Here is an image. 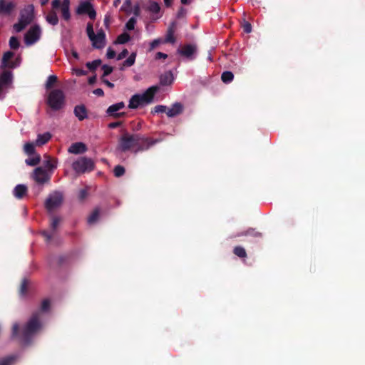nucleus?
<instances>
[{
  "label": "nucleus",
  "instance_id": "nucleus-42",
  "mask_svg": "<svg viewBox=\"0 0 365 365\" xmlns=\"http://www.w3.org/2000/svg\"><path fill=\"white\" fill-rule=\"evenodd\" d=\"M86 32H87V34L89 37V39L93 37V36H95V34H94V31H93V25L91 23H88L87 24V27H86Z\"/></svg>",
  "mask_w": 365,
  "mask_h": 365
},
{
  "label": "nucleus",
  "instance_id": "nucleus-28",
  "mask_svg": "<svg viewBox=\"0 0 365 365\" xmlns=\"http://www.w3.org/2000/svg\"><path fill=\"white\" fill-rule=\"evenodd\" d=\"M148 11L154 14H158L160 11V7L157 2L153 1L148 6Z\"/></svg>",
  "mask_w": 365,
  "mask_h": 365
},
{
  "label": "nucleus",
  "instance_id": "nucleus-6",
  "mask_svg": "<svg viewBox=\"0 0 365 365\" xmlns=\"http://www.w3.org/2000/svg\"><path fill=\"white\" fill-rule=\"evenodd\" d=\"M94 163L93 160L87 158H80L72 163V168L78 173H83L91 171L93 169Z\"/></svg>",
  "mask_w": 365,
  "mask_h": 365
},
{
  "label": "nucleus",
  "instance_id": "nucleus-58",
  "mask_svg": "<svg viewBox=\"0 0 365 365\" xmlns=\"http://www.w3.org/2000/svg\"><path fill=\"white\" fill-rule=\"evenodd\" d=\"M119 125H120L119 123H112L109 125V127L111 128H116L117 126H118Z\"/></svg>",
  "mask_w": 365,
  "mask_h": 365
},
{
  "label": "nucleus",
  "instance_id": "nucleus-63",
  "mask_svg": "<svg viewBox=\"0 0 365 365\" xmlns=\"http://www.w3.org/2000/svg\"><path fill=\"white\" fill-rule=\"evenodd\" d=\"M44 235H45V236H46V237H48V239H50V238H51V237H50V236H47L46 232H44Z\"/></svg>",
  "mask_w": 365,
  "mask_h": 365
},
{
  "label": "nucleus",
  "instance_id": "nucleus-57",
  "mask_svg": "<svg viewBox=\"0 0 365 365\" xmlns=\"http://www.w3.org/2000/svg\"><path fill=\"white\" fill-rule=\"evenodd\" d=\"M96 76L91 77V78L88 79V83H89L90 84H93V83H94L96 82Z\"/></svg>",
  "mask_w": 365,
  "mask_h": 365
},
{
  "label": "nucleus",
  "instance_id": "nucleus-32",
  "mask_svg": "<svg viewBox=\"0 0 365 365\" xmlns=\"http://www.w3.org/2000/svg\"><path fill=\"white\" fill-rule=\"evenodd\" d=\"M99 217V211L98 210H94L91 215L89 216L88 219V222L89 224L95 223Z\"/></svg>",
  "mask_w": 365,
  "mask_h": 365
},
{
  "label": "nucleus",
  "instance_id": "nucleus-15",
  "mask_svg": "<svg viewBox=\"0 0 365 365\" xmlns=\"http://www.w3.org/2000/svg\"><path fill=\"white\" fill-rule=\"evenodd\" d=\"M15 8L14 2L0 0V14L10 15Z\"/></svg>",
  "mask_w": 365,
  "mask_h": 365
},
{
  "label": "nucleus",
  "instance_id": "nucleus-46",
  "mask_svg": "<svg viewBox=\"0 0 365 365\" xmlns=\"http://www.w3.org/2000/svg\"><path fill=\"white\" fill-rule=\"evenodd\" d=\"M106 56L108 58L111 59L115 56V52L111 48H108L106 53Z\"/></svg>",
  "mask_w": 365,
  "mask_h": 365
},
{
  "label": "nucleus",
  "instance_id": "nucleus-41",
  "mask_svg": "<svg viewBox=\"0 0 365 365\" xmlns=\"http://www.w3.org/2000/svg\"><path fill=\"white\" fill-rule=\"evenodd\" d=\"M166 111H167V107L165 106H162V105L156 106L153 110V113H164V112L166 113Z\"/></svg>",
  "mask_w": 365,
  "mask_h": 365
},
{
  "label": "nucleus",
  "instance_id": "nucleus-59",
  "mask_svg": "<svg viewBox=\"0 0 365 365\" xmlns=\"http://www.w3.org/2000/svg\"><path fill=\"white\" fill-rule=\"evenodd\" d=\"M163 1H164L165 4L167 6H170L173 2V0H163Z\"/></svg>",
  "mask_w": 365,
  "mask_h": 365
},
{
  "label": "nucleus",
  "instance_id": "nucleus-26",
  "mask_svg": "<svg viewBox=\"0 0 365 365\" xmlns=\"http://www.w3.org/2000/svg\"><path fill=\"white\" fill-rule=\"evenodd\" d=\"M43 165L48 170H53L57 168L58 160L56 158H51L50 157H46L43 162Z\"/></svg>",
  "mask_w": 365,
  "mask_h": 365
},
{
  "label": "nucleus",
  "instance_id": "nucleus-43",
  "mask_svg": "<svg viewBox=\"0 0 365 365\" xmlns=\"http://www.w3.org/2000/svg\"><path fill=\"white\" fill-rule=\"evenodd\" d=\"M27 285L28 282L26 279L23 280L20 288V293L21 295H24L26 294Z\"/></svg>",
  "mask_w": 365,
  "mask_h": 365
},
{
  "label": "nucleus",
  "instance_id": "nucleus-60",
  "mask_svg": "<svg viewBox=\"0 0 365 365\" xmlns=\"http://www.w3.org/2000/svg\"><path fill=\"white\" fill-rule=\"evenodd\" d=\"M182 4H188L191 2L192 0H180Z\"/></svg>",
  "mask_w": 365,
  "mask_h": 365
},
{
  "label": "nucleus",
  "instance_id": "nucleus-5",
  "mask_svg": "<svg viewBox=\"0 0 365 365\" xmlns=\"http://www.w3.org/2000/svg\"><path fill=\"white\" fill-rule=\"evenodd\" d=\"M48 104L53 110L61 109L64 104V95L61 90L52 91L48 98Z\"/></svg>",
  "mask_w": 365,
  "mask_h": 365
},
{
  "label": "nucleus",
  "instance_id": "nucleus-19",
  "mask_svg": "<svg viewBox=\"0 0 365 365\" xmlns=\"http://www.w3.org/2000/svg\"><path fill=\"white\" fill-rule=\"evenodd\" d=\"M51 134L49 132H46L42 134H38L35 141L36 146H42L48 143L51 138Z\"/></svg>",
  "mask_w": 365,
  "mask_h": 365
},
{
  "label": "nucleus",
  "instance_id": "nucleus-2",
  "mask_svg": "<svg viewBox=\"0 0 365 365\" xmlns=\"http://www.w3.org/2000/svg\"><path fill=\"white\" fill-rule=\"evenodd\" d=\"M39 319V314H34L21 334L19 332V324L17 323L14 324L12 327V336L14 337H20L22 342L26 343L30 336L40 330L41 324Z\"/></svg>",
  "mask_w": 365,
  "mask_h": 365
},
{
  "label": "nucleus",
  "instance_id": "nucleus-50",
  "mask_svg": "<svg viewBox=\"0 0 365 365\" xmlns=\"http://www.w3.org/2000/svg\"><path fill=\"white\" fill-rule=\"evenodd\" d=\"M13 360V357L6 358L1 362L0 365H11Z\"/></svg>",
  "mask_w": 365,
  "mask_h": 365
},
{
  "label": "nucleus",
  "instance_id": "nucleus-29",
  "mask_svg": "<svg viewBox=\"0 0 365 365\" xmlns=\"http://www.w3.org/2000/svg\"><path fill=\"white\" fill-rule=\"evenodd\" d=\"M129 40H130V36L126 33H123V34H120V36H118V37L117 38V39L115 41V43H119V44H123V43L128 42Z\"/></svg>",
  "mask_w": 365,
  "mask_h": 365
},
{
  "label": "nucleus",
  "instance_id": "nucleus-25",
  "mask_svg": "<svg viewBox=\"0 0 365 365\" xmlns=\"http://www.w3.org/2000/svg\"><path fill=\"white\" fill-rule=\"evenodd\" d=\"M174 32V29L173 27H170L168 29L165 37L164 39H163L164 43H174L175 42Z\"/></svg>",
  "mask_w": 365,
  "mask_h": 365
},
{
  "label": "nucleus",
  "instance_id": "nucleus-33",
  "mask_svg": "<svg viewBox=\"0 0 365 365\" xmlns=\"http://www.w3.org/2000/svg\"><path fill=\"white\" fill-rule=\"evenodd\" d=\"M9 46L12 49H17L19 47V42L16 36H11L9 39Z\"/></svg>",
  "mask_w": 365,
  "mask_h": 365
},
{
  "label": "nucleus",
  "instance_id": "nucleus-36",
  "mask_svg": "<svg viewBox=\"0 0 365 365\" xmlns=\"http://www.w3.org/2000/svg\"><path fill=\"white\" fill-rule=\"evenodd\" d=\"M162 43H164L163 41V38H156V39L153 40L150 43V49H149V51H153V49H155V48H157L159 45H160Z\"/></svg>",
  "mask_w": 365,
  "mask_h": 365
},
{
  "label": "nucleus",
  "instance_id": "nucleus-12",
  "mask_svg": "<svg viewBox=\"0 0 365 365\" xmlns=\"http://www.w3.org/2000/svg\"><path fill=\"white\" fill-rule=\"evenodd\" d=\"M77 14H87L91 19H94L96 16V11L93 9L92 5L89 2H81L77 8Z\"/></svg>",
  "mask_w": 365,
  "mask_h": 365
},
{
  "label": "nucleus",
  "instance_id": "nucleus-39",
  "mask_svg": "<svg viewBox=\"0 0 365 365\" xmlns=\"http://www.w3.org/2000/svg\"><path fill=\"white\" fill-rule=\"evenodd\" d=\"M57 81V77L56 76H50L46 81V86L47 88H51Z\"/></svg>",
  "mask_w": 365,
  "mask_h": 365
},
{
  "label": "nucleus",
  "instance_id": "nucleus-1",
  "mask_svg": "<svg viewBox=\"0 0 365 365\" xmlns=\"http://www.w3.org/2000/svg\"><path fill=\"white\" fill-rule=\"evenodd\" d=\"M152 144L148 143V139L125 133L119 140L118 150L123 152L127 150L137 152L148 148Z\"/></svg>",
  "mask_w": 365,
  "mask_h": 365
},
{
  "label": "nucleus",
  "instance_id": "nucleus-16",
  "mask_svg": "<svg viewBox=\"0 0 365 365\" xmlns=\"http://www.w3.org/2000/svg\"><path fill=\"white\" fill-rule=\"evenodd\" d=\"M125 107L123 102H119L110 106L107 109V113L110 116L120 117L124 115V113H118L120 110Z\"/></svg>",
  "mask_w": 365,
  "mask_h": 365
},
{
  "label": "nucleus",
  "instance_id": "nucleus-49",
  "mask_svg": "<svg viewBox=\"0 0 365 365\" xmlns=\"http://www.w3.org/2000/svg\"><path fill=\"white\" fill-rule=\"evenodd\" d=\"M60 220L58 217H53L51 220V227L53 229H56L59 224Z\"/></svg>",
  "mask_w": 365,
  "mask_h": 365
},
{
  "label": "nucleus",
  "instance_id": "nucleus-4",
  "mask_svg": "<svg viewBox=\"0 0 365 365\" xmlns=\"http://www.w3.org/2000/svg\"><path fill=\"white\" fill-rule=\"evenodd\" d=\"M34 19V6L32 4L25 6L21 11L17 23L13 25V29L19 33L30 24Z\"/></svg>",
  "mask_w": 365,
  "mask_h": 365
},
{
  "label": "nucleus",
  "instance_id": "nucleus-54",
  "mask_svg": "<svg viewBox=\"0 0 365 365\" xmlns=\"http://www.w3.org/2000/svg\"><path fill=\"white\" fill-rule=\"evenodd\" d=\"M103 82L104 83L108 86L109 88H112L114 87V84L110 81H108V80H103Z\"/></svg>",
  "mask_w": 365,
  "mask_h": 365
},
{
  "label": "nucleus",
  "instance_id": "nucleus-48",
  "mask_svg": "<svg viewBox=\"0 0 365 365\" xmlns=\"http://www.w3.org/2000/svg\"><path fill=\"white\" fill-rule=\"evenodd\" d=\"M243 29L246 33H250L252 31L251 24L248 22H245L242 25Z\"/></svg>",
  "mask_w": 365,
  "mask_h": 365
},
{
  "label": "nucleus",
  "instance_id": "nucleus-11",
  "mask_svg": "<svg viewBox=\"0 0 365 365\" xmlns=\"http://www.w3.org/2000/svg\"><path fill=\"white\" fill-rule=\"evenodd\" d=\"M51 173L43 168H37L35 169L33 175L34 180L40 184L48 182L50 179Z\"/></svg>",
  "mask_w": 365,
  "mask_h": 365
},
{
  "label": "nucleus",
  "instance_id": "nucleus-56",
  "mask_svg": "<svg viewBox=\"0 0 365 365\" xmlns=\"http://www.w3.org/2000/svg\"><path fill=\"white\" fill-rule=\"evenodd\" d=\"M76 73L78 76L85 75L86 72L83 70L77 69L76 70Z\"/></svg>",
  "mask_w": 365,
  "mask_h": 365
},
{
  "label": "nucleus",
  "instance_id": "nucleus-40",
  "mask_svg": "<svg viewBox=\"0 0 365 365\" xmlns=\"http://www.w3.org/2000/svg\"><path fill=\"white\" fill-rule=\"evenodd\" d=\"M125 173V169L120 165H118L114 168V175L116 177L122 176Z\"/></svg>",
  "mask_w": 365,
  "mask_h": 365
},
{
  "label": "nucleus",
  "instance_id": "nucleus-17",
  "mask_svg": "<svg viewBox=\"0 0 365 365\" xmlns=\"http://www.w3.org/2000/svg\"><path fill=\"white\" fill-rule=\"evenodd\" d=\"M60 11L62 17L68 21L71 18L70 0H60Z\"/></svg>",
  "mask_w": 365,
  "mask_h": 365
},
{
  "label": "nucleus",
  "instance_id": "nucleus-27",
  "mask_svg": "<svg viewBox=\"0 0 365 365\" xmlns=\"http://www.w3.org/2000/svg\"><path fill=\"white\" fill-rule=\"evenodd\" d=\"M35 142H28L24 144V151L27 155H32L35 153Z\"/></svg>",
  "mask_w": 365,
  "mask_h": 365
},
{
  "label": "nucleus",
  "instance_id": "nucleus-35",
  "mask_svg": "<svg viewBox=\"0 0 365 365\" xmlns=\"http://www.w3.org/2000/svg\"><path fill=\"white\" fill-rule=\"evenodd\" d=\"M101 63V60H95V61H93L92 62H88L86 63V66L90 69V70H95L96 68H97Z\"/></svg>",
  "mask_w": 365,
  "mask_h": 365
},
{
  "label": "nucleus",
  "instance_id": "nucleus-52",
  "mask_svg": "<svg viewBox=\"0 0 365 365\" xmlns=\"http://www.w3.org/2000/svg\"><path fill=\"white\" fill-rule=\"evenodd\" d=\"M167 54L165 53H163L162 52H158L156 53V58L158 59V58H164L165 59L167 58Z\"/></svg>",
  "mask_w": 365,
  "mask_h": 365
},
{
  "label": "nucleus",
  "instance_id": "nucleus-51",
  "mask_svg": "<svg viewBox=\"0 0 365 365\" xmlns=\"http://www.w3.org/2000/svg\"><path fill=\"white\" fill-rule=\"evenodd\" d=\"M93 93L98 96H103L104 94L103 91L101 88H96L93 91Z\"/></svg>",
  "mask_w": 365,
  "mask_h": 365
},
{
  "label": "nucleus",
  "instance_id": "nucleus-45",
  "mask_svg": "<svg viewBox=\"0 0 365 365\" xmlns=\"http://www.w3.org/2000/svg\"><path fill=\"white\" fill-rule=\"evenodd\" d=\"M50 306V301L48 299H44L41 304V311L46 312Z\"/></svg>",
  "mask_w": 365,
  "mask_h": 365
},
{
  "label": "nucleus",
  "instance_id": "nucleus-14",
  "mask_svg": "<svg viewBox=\"0 0 365 365\" xmlns=\"http://www.w3.org/2000/svg\"><path fill=\"white\" fill-rule=\"evenodd\" d=\"M106 35L103 31H98L97 34L90 38L95 48H101L105 46Z\"/></svg>",
  "mask_w": 365,
  "mask_h": 365
},
{
  "label": "nucleus",
  "instance_id": "nucleus-44",
  "mask_svg": "<svg viewBox=\"0 0 365 365\" xmlns=\"http://www.w3.org/2000/svg\"><path fill=\"white\" fill-rule=\"evenodd\" d=\"M102 69L103 70V76H108L113 71V68L108 65H103Z\"/></svg>",
  "mask_w": 365,
  "mask_h": 365
},
{
  "label": "nucleus",
  "instance_id": "nucleus-10",
  "mask_svg": "<svg viewBox=\"0 0 365 365\" xmlns=\"http://www.w3.org/2000/svg\"><path fill=\"white\" fill-rule=\"evenodd\" d=\"M52 10L46 16V21L53 26L58 24V18L56 10L60 9V0H53L51 2Z\"/></svg>",
  "mask_w": 365,
  "mask_h": 365
},
{
  "label": "nucleus",
  "instance_id": "nucleus-47",
  "mask_svg": "<svg viewBox=\"0 0 365 365\" xmlns=\"http://www.w3.org/2000/svg\"><path fill=\"white\" fill-rule=\"evenodd\" d=\"M128 54V51L127 49H123L117 56V60H121L126 57Z\"/></svg>",
  "mask_w": 365,
  "mask_h": 365
},
{
  "label": "nucleus",
  "instance_id": "nucleus-3",
  "mask_svg": "<svg viewBox=\"0 0 365 365\" xmlns=\"http://www.w3.org/2000/svg\"><path fill=\"white\" fill-rule=\"evenodd\" d=\"M158 90V86H151L142 93L133 95L129 101L128 107L131 109H135L140 106L151 103Z\"/></svg>",
  "mask_w": 365,
  "mask_h": 365
},
{
  "label": "nucleus",
  "instance_id": "nucleus-34",
  "mask_svg": "<svg viewBox=\"0 0 365 365\" xmlns=\"http://www.w3.org/2000/svg\"><path fill=\"white\" fill-rule=\"evenodd\" d=\"M40 162V156L36 155L31 158H29L26 160V163L31 166H34L37 165Z\"/></svg>",
  "mask_w": 365,
  "mask_h": 365
},
{
  "label": "nucleus",
  "instance_id": "nucleus-37",
  "mask_svg": "<svg viewBox=\"0 0 365 365\" xmlns=\"http://www.w3.org/2000/svg\"><path fill=\"white\" fill-rule=\"evenodd\" d=\"M234 253L240 257H245L246 252L243 247H236L234 250Z\"/></svg>",
  "mask_w": 365,
  "mask_h": 365
},
{
  "label": "nucleus",
  "instance_id": "nucleus-30",
  "mask_svg": "<svg viewBox=\"0 0 365 365\" xmlns=\"http://www.w3.org/2000/svg\"><path fill=\"white\" fill-rule=\"evenodd\" d=\"M136 53H132L130 56L124 61L123 66L126 67H130L135 63V61Z\"/></svg>",
  "mask_w": 365,
  "mask_h": 365
},
{
  "label": "nucleus",
  "instance_id": "nucleus-53",
  "mask_svg": "<svg viewBox=\"0 0 365 365\" xmlns=\"http://www.w3.org/2000/svg\"><path fill=\"white\" fill-rule=\"evenodd\" d=\"M130 4H131L130 0H125V2L122 6V9L127 11L126 6H130Z\"/></svg>",
  "mask_w": 365,
  "mask_h": 365
},
{
  "label": "nucleus",
  "instance_id": "nucleus-20",
  "mask_svg": "<svg viewBox=\"0 0 365 365\" xmlns=\"http://www.w3.org/2000/svg\"><path fill=\"white\" fill-rule=\"evenodd\" d=\"M182 107L180 103H176L171 108H167L166 114L168 117H174L182 112Z\"/></svg>",
  "mask_w": 365,
  "mask_h": 365
},
{
  "label": "nucleus",
  "instance_id": "nucleus-38",
  "mask_svg": "<svg viewBox=\"0 0 365 365\" xmlns=\"http://www.w3.org/2000/svg\"><path fill=\"white\" fill-rule=\"evenodd\" d=\"M136 24V19L134 17L130 18L125 24V28L128 30H133L135 28Z\"/></svg>",
  "mask_w": 365,
  "mask_h": 365
},
{
  "label": "nucleus",
  "instance_id": "nucleus-7",
  "mask_svg": "<svg viewBox=\"0 0 365 365\" xmlns=\"http://www.w3.org/2000/svg\"><path fill=\"white\" fill-rule=\"evenodd\" d=\"M42 31L38 25L31 26L24 36V42L27 46H31L39 41Z\"/></svg>",
  "mask_w": 365,
  "mask_h": 365
},
{
  "label": "nucleus",
  "instance_id": "nucleus-13",
  "mask_svg": "<svg viewBox=\"0 0 365 365\" xmlns=\"http://www.w3.org/2000/svg\"><path fill=\"white\" fill-rule=\"evenodd\" d=\"M178 52L188 59H193L196 53V47L192 44L185 45L179 48Z\"/></svg>",
  "mask_w": 365,
  "mask_h": 365
},
{
  "label": "nucleus",
  "instance_id": "nucleus-22",
  "mask_svg": "<svg viewBox=\"0 0 365 365\" xmlns=\"http://www.w3.org/2000/svg\"><path fill=\"white\" fill-rule=\"evenodd\" d=\"M12 81V73L11 71H4L0 75V83L1 86H6Z\"/></svg>",
  "mask_w": 365,
  "mask_h": 365
},
{
  "label": "nucleus",
  "instance_id": "nucleus-24",
  "mask_svg": "<svg viewBox=\"0 0 365 365\" xmlns=\"http://www.w3.org/2000/svg\"><path fill=\"white\" fill-rule=\"evenodd\" d=\"M75 115L80 120H83L87 116L86 110L83 106H77L74 108Z\"/></svg>",
  "mask_w": 365,
  "mask_h": 365
},
{
  "label": "nucleus",
  "instance_id": "nucleus-21",
  "mask_svg": "<svg viewBox=\"0 0 365 365\" xmlns=\"http://www.w3.org/2000/svg\"><path fill=\"white\" fill-rule=\"evenodd\" d=\"M174 81V77L170 71L165 72L161 75L160 78V84L163 86H168L172 84Z\"/></svg>",
  "mask_w": 365,
  "mask_h": 365
},
{
  "label": "nucleus",
  "instance_id": "nucleus-62",
  "mask_svg": "<svg viewBox=\"0 0 365 365\" xmlns=\"http://www.w3.org/2000/svg\"><path fill=\"white\" fill-rule=\"evenodd\" d=\"M72 55H73V56L75 58H78V53H77V52H76V51H73V52H72Z\"/></svg>",
  "mask_w": 365,
  "mask_h": 365
},
{
  "label": "nucleus",
  "instance_id": "nucleus-8",
  "mask_svg": "<svg viewBox=\"0 0 365 365\" xmlns=\"http://www.w3.org/2000/svg\"><path fill=\"white\" fill-rule=\"evenodd\" d=\"M62 200V194L59 192H54L47 198L45 202L46 208L48 211L51 212L61 205Z\"/></svg>",
  "mask_w": 365,
  "mask_h": 365
},
{
  "label": "nucleus",
  "instance_id": "nucleus-55",
  "mask_svg": "<svg viewBox=\"0 0 365 365\" xmlns=\"http://www.w3.org/2000/svg\"><path fill=\"white\" fill-rule=\"evenodd\" d=\"M86 190H81V192L79 193L80 198L83 199L86 197Z\"/></svg>",
  "mask_w": 365,
  "mask_h": 365
},
{
  "label": "nucleus",
  "instance_id": "nucleus-9",
  "mask_svg": "<svg viewBox=\"0 0 365 365\" xmlns=\"http://www.w3.org/2000/svg\"><path fill=\"white\" fill-rule=\"evenodd\" d=\"M14 53L11 51H6L4 53L1 59V67L14 68L19 66L21 63V58L17 57L15 61H11V58L14 57Z\"/></svg>",
  "mask_w": 365,
  "mask_h": 365
},
{
  "label": "nucleus",
  "instance_id": "nucleus-18",
  "mask_svg": "<svg viewBox=\"0 0 365 365\" xmlns=\"http://www.w3.org/2000/svg\"><path fill=\"white\" fill-rule=\"evenodd\" d=\"M68 153L73 154H81L86 151V146L83 143H73L68 150Z\"/></svg>",
  "mask_w": 365,
  "mask_h": 365
},
{
  "label": "nucleus",
  "instance_id": "nucleus-23",
  "mask_svg": "<svg viewBox=\"0 0 365 365\" xmlns=\"http://www.w3.org/2000/svg\"><path fill=\"white\" fill-rule=\"evenodd\" d=\"M26 192L27 187L26 185H18L14 190V195L16 198L21 199L26 194Z\"/></svg>",
  "mask_w": 365,
  "mask_h": 365
},
{
  "label": "nucleus",
  "instance_id": "nucleus-61",
  "mask_svg": "<svg viewBox=\"0 0 365 365\" xmlns=\"http://www.w3.org/2000/svg\"><path fill=\"white\" fill-rule=\"evenodd\" d=\"M48 1L49 0H40V2L42 6H44L48 2Z\"/></svg>",
  "mask_w": 365,
  "mask_h": 365
},
{
  "label": "nucleus",
  "instance_id": "nucleus-31",
  "mask_svg": "<svg viewBox=\"0 0 365 365\" xmlns=\"http://www.w3.org/2000/svg\"><path fill=\"white\" fill-rule=\"evenodd\" d=\"M233 77H234V76H233L232 73H231L230 71H225V72L222 73L221 78L223 82L230 83L232 81Z\"/></svg>",
  "mask_w": 365,
  "mask_h": 365
}]
</instances>
